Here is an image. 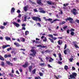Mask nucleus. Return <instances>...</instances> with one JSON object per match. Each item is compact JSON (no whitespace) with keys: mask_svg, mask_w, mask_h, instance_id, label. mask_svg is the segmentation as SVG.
<instances>
[{"mask_svg":"<svg viewBox=\"0 0 79 79\" xmlns=\"http://www.w3.org/2000/svg\"><path fill=\"white\" fill-rule=\"evenodd\" d=\"M31 18H32L33 20H34V21H40V22L42 21L41 19L37 16H33L31 17Z\"/></svg>","mask_w":79,"mask_h":79,"instance_id":"1","label":"nucleus"},{"mask_svg":"<svg viewBox=\"0 0 79 79\" xmlns=\"http://www.w3.org/2000/svg\"><path fill=\"white\" fill-rule=\"evenodd\" d=\"M31 53H33L30 54V55L32 56L33 57H35V56L36 53H37L36 51H35L34 49H32L31 50Z\"/></svg>","mask_w":79,"mask_h":79,"instance_id":"2","label":"nucleus"},{"mask_svg":"<svg viewBox=\"0 0 79 79\" xmlns=\"http://www.w3.org/2000/svg\"><path fill=\"white\" fill-rule=\"evenodd\" d=\"M77 76V73H72V74L70 75H69V77H70V78L75 79H76V77Z\"/></svg>","mask_w":79,"mask_h":79,"instance_id":"3","label":"nucleus"},{"mask_svg":"<svg viewBox=\"0 0 79 79\" xmlns=\"http://www.w3.org/2000/svg\"><path fill=\"white\" fill-rule=\"evenodd\" d=\"M65 21H69L70 23H71L72 24L74 23V22H73V19L71 17L67 18L65 19Z\"/></svg>","mask_w":79,"mask_h":79,"instance_id":"4","label":"nucleus"},{"mask_svg":"<svg viewBox=\"0 0 79 79\" xmlns=\"http://www.w3.org/2000/svg\"><path fill=\"white\" fill-rule=\"evenodd\" d=\"M67 52L68 53H70L71 52V51L69 48H67L66 50H65L64 51V53L65 55H67Z\"/></svg>","mask_w":79,"mask_h":79,"instance_id":"5","label":"nucleus"},{"mask_svg":"<svg viewBox=\"0 0 79 79\" xmlns=\"http://www.w3.org/2000/svg\"><path fill=\"white\" fill-rule=\"evenodd\" d=\"M29 64V63L27 62H26L24 65H23L22 66L24 68H27V66H28Z\"/></svg>","mask_w":79,"mask_h":79,"instance_id":"6","label":"nucleus"},{"mask_svg":"<svg viewBox=\"0 0 79 79\" xmlns=\"http://www.w3.org/2000/svg\"><path fill=\"white\" fill-rule=\"evenodd\" d=\"M37 47H41V48H45L47 49V46H42L41 45H38L37 46Z\"/></svg>","mask_w":79,"mask_h":79,"instance_id":"7","label":"nucleus"},{"mask_svg":"<svg viewBox=\"0 0 79 79\" xmlns=\"http://www.w3.org/2000/svg\"><path fill=\"white\" fill-rule=\"evenodd\" d=\"M77 11V10L76 9H73V10H71L72 12H73V14L74 15H76Z\"/></svg>","mask_w":79,"mask_h":79,"instance_id":"8","label":"nucleus"},{"mask_svg":"<svg viewBox=\"0 0 79 79\" xmlns=\"http://www.w3.org/2000/svg\"><path fill=\"white\" fill-rule=\"evenodd\" d=\"M6 63L9 66H13V63L10 62V61H6Z\"/></svg>","mask_w":79,"mask_h":79,"instance_id":"9","label":"nucleus"},{"mask_svg":"<svg viewBox=\"0 0 79 79\" xmlns=\"http://www.w3.org/2000/svg\"><path fill=\"white\" fill-rule=\"evenodd\" d=\"M13 24H14V25L15 26L17 27H19V24L15 22H13Z\"/></svg>","mask_w":79,"mask_h":79,"instance_id":"10","label":"nucleus"},{"mask_svg":"<svg viewBox=\"0 0 79 79\" xmlns=\"http://www.w3.org/2000/svg\"><path fill=\"white\" fill-rule=\"evenodd\" d=\"M4 58H10V57H11V54H9V55H7V54H5L4 55Z\"/></svg>","mask_w":79,"mask_h":79,"instance_id":"11","label":"nucleus"},{"mask_svg":"<svg viewBox=\"0 0 79 79\" xmlns=\"http://www.w3.org/2000/svg\"><path fill=\"white\" fill-rule=\"evenodd\" d=\"M41 0H37L36 2L39 5H43V3H42V2H41Z\"/></svg>","mask_w":79,"mask_h":79,"instance_id":"12","label":"nucleus"},{"mask_svg":"<svg viewBox=\"0 0 79 79\" xmlns=\"http://www.w3.org/2000/svg\"><path fill=\"white\" fill-rule=\"evenodd\" d=\"M33 67V66L32 65L28 67V70L29 71V72H31V71H32V69Z\"/></svg>","mask_w":79,"mask_h":79,"instance_id":"13","label":"nucleus"},{"mask_svg":"<svg viewBox=\"0 0 79 79\" xmlns=\"http://www.w3.org/2000/svg\"><path fill=\"white\" fill-rule=\"evenodd\" d=\"M10 47V45H3L2 47V49H4L5 48H6V47Z\"/></svg>","mask_w":79,"mask_h":79,"instance_id":"14","label":"nucleus"},{"mask_svg":"<svg viewBox=\"0 0 79 79\" xmlns=\"http://www.w3.org/2000/svg\"><path fill=\"white\" fill-rule=\"evenodd\" d=\"M15 8L14 7H12L11 10V14H12L14 13V12H15Z\"/></svg>","mask_w":79,"mask_h":79,"instance_id":"15","label":"nucleus"},{"mask_svg":"<svg viewBox=\"0 0 79 79\" xmlns=\"http://www.w3.org/2000/svg\"><path fill=\"white\" fill-rule=\"evenodd\" d=\"M68 5H69V4L68 3H67L66 4H64L63 5V6H64L63 7L64 9V10L66 9V6H68Z\"/></svg>","mask_w":79,"mask_h":79,"instance_id":"16","label":"nucleus"},{"mask_svg":"<svg viewBox=\"0 0 79 79\" xmlns=\"http://www.w3.org/2000/svg\"><path fill=\"white\" fill-rule=\"evenodd\" d=\"M56 21H60V20L58 19H55V20H53L52 21H51V24H52V23H54V22H55Z\"/></svg>","mask_w":79,"mask_h":79,"instance_id":"17","label":"nucleus"},{"mask_svg":"<svg viewBox=\"0 0 79 79\" xmlns=\"http://www.w3.org/2000/svg\"><path fill=\"white\" fill-rule=\"evenodd\" d=\"M14 45L17 46V47H19V44L18 43L15 42L14 43Z\"/></svg>","mask_w":79,"mask_h":79,"instance_id":"18","label":"nucleus"},{"mask_svg":"<svg viewBox=\"0 0 79 79\" xmlns=\"http://www.w3.org/2000/svg\"><path fill=\"white\" fill-rule=\"evenodd\" d=\"M52 20H53V19H46L45 20V21H52Z\"/></svg>","mask_w":79,"mask_h":79,"instance_id":"19","label":"nucleus"},{"mask_svg":"<svg viewBox=\"0 0 79 79\" xmlns=\"http://www.w3.org/2000/svg\"><path fill=\"white\" fill-rule=\"evenodd\" d=\"M1 65L2 66H3V67H4V66H5V63L3 61H2L1 62Z\"/></svg>","mask_w":79,"mask_h":79,"instance_id":"20","label":"nucleus"},{"mask_svg":"<svg viewBox=\"0 0 79 79\" xmlns=\"http://www.w3.org/2000/svg\"><path fill=\"white\" fill-rule=\"evenodd\" d=\"M39 65L40 66H45V64L44 63H40Z\"/></svg>","mask_w":79,"mask_h":79,"instance_id":"21","label":"nucleus"},{"mask_svg":"<svg viewBox=\"0 0 79 79\" xmlns=\"http://www.w3.org/2000/svg\"><path fill=\"white\" fill-rule=\"evenodd\" d=\"M5 39L6 40H11V38H9L8 36L5 37Z\"/></svg>","mask_w":79,"mask_h":79,"instance_id":"22","label":"nucleus"},{"mask_svg":"<svg viewBox=\"0 0 79 79\" xmlns=\"http://www.w3.org/2000/svg\"><path fill=\"white\" fill-rule=\"evenodd\" d=\"M20 40L22 42H25V39L24 38H20Z\"/></svg>","mask_w":79,"mask_h":79,"instance_id":"23","label":"nucleus"},{"mask_svg":"<svg viewBox=\"0 0 79 79\" xmlns=\"http://www.w3.org/2000/svg\"><path fill=\"white\" fill-rule=\"evenodd\" d=\"M0 60L2 61H4V60H5V59L2 56H0Z\"/></svg>","mask_w":79,"mask_h":79,"instance_id":"24","label":"nucleus"},{"mask_svg":"<svg viewBox=\"0 0 79 79\" xmlns=\"http://www.w3.org/2000/svg\"><path fill=\"white\" fill-rule=\"evenodd\" d=\"M36 72V69H34L32 71V73L33 74H35V72Z\"/></svg>","mask_w":79,"mask_h":79,"instance_id":"25","label":"nucleus"},{"mask_svg":"<svg viewBox=\"0 0 79 79\" xmlns=\"http://www.w3.org/2000/svg\"><path fill=\"white\" fill-rule=\"evenodd\" d=\"M48 37H51V38H52V39H53V35H52L48 34Z\"/></svg>","mask_w":79,"mask_h":79,"instance_id":"26","label":"nucleus"},{"mask_svg":"<svg viewBox=\"0 0 79 79\" xmlns=\"http://www.w3.org/2000/svg\"><path fill=\"white\" fill-rule=\"evenodd\" d=\"M23 9L24 11H27V8L26 6H25L23 8Z\"/></svg>","mask_w":79,"mask_h":79,"instance_id":"27","label":"nucleus"},{"mask_svg":"<svg viewBox=\"0 0 79 79\" xmlns=\"http://www.w3.org/2000/svg\"><path fill=\"white\" fill-rule=\"evenodd\" d=\"M66 23V22L64 21H63L61 23H59V24L60 25H63V24H65Z\"/></svg>","mask_w":79,"mask_h":79,"instance_id":"28","label":"nucleus"},{"mask_svg":"<svg viewBox=\"0 0 79 79\" xmlns=\"http://www.w3.org/2000/svg\"><path fill=\"white\" fill-rule=\"evenodd\" d=\"M48 39L49 40H50V41L52 43H54V41H53V40L50 38H48Z\"/></svg>","mask_w":79,"mask_h":79,"instance_id":"29","label":"nucleus"},{"mask_svg":"<svg viewBox=\"0 0 79 79\" xmlns=\"http://www.w3.org/2000/svg\"><path fill=\"white\" fill-rule=\"evenodd\" d=\"M11 53L12 54H13L14 55H16V52H15L14 51H12L11 52Z\"/></svg>","mask_w":79,"mask_h":79,"instance_id":"30","label":"nucleus"},{"mask_svg":"<svg viewBox=\"0 0 79 79\" xmlns=\"http://www.w3.org/2000/svg\"><path fill=\"white\" fill-rule=\"evenodd\" d=\"M64 69L65 70H68V67L67 65H65L64 67Z\"/></svg>","mask_w":79,"mask_h":79,"instance_id":"31","label":"nucleus"},{"mask_svg":"<svg viewBox=\"0 0 79 79\" xmlns=\"http://www.w3.org/2000/svg\"><path fill=\"white\" fill-rule=\"evenodd\" d=\"M39 12L42 13H45V11L44 10H40L39 11Z\"/></svg>","mask_w":79,"mask_h":79,"instance_id":"32","label":"nucleus"},{"mask_svg":"<svg viewBox=\"0 0 79 79\" xmlns=\"http://www.w3.org/2000/svg\"><path fill=\"white\" fill-rule=\"evenodd\" d=\"M47 3L48 4V5H52V1H47Z\"/></svg>","mask_w":79,"mask_h":79,"instance_id":"33","label":"nucleus"},{"mask_svg":"<svg viewBox=\"0 0 79 79\" xmlns=\"http://www.w3.org/2000/svg\"><path fill=\"white\" fill-rule=\"evenodd\" d=\"M44 42H47V38L46 37H44V39L43 40Z\"/></svg>","mask_w":79,"mask_h":79,"instance_id":"34","label":"nucleus"},{"mask_svg":"<svg viewBox=\"0 0 79 79\" xmlns=\"http://www.w3.org/2000/svg\"><path fill=\"white\" fill-rule=\"evenodd\" d=\"M74 47H75V48H79V46H78L77 45V44H75L74 45Z\"/></svg>","mask_w":79,"mask_h":79,"instance_id":"35","label":"nucleus"},{"mask_svg":"<svg viewBox=\"0 0 79 79\" xmlns=\"http://www.w3.org/2000/svg\"><path fill=\"white\" fill-rule=\"evenodd\" d=\"M70 34L71 35H72V36H73V35H74V32H71Z\"/></svg>","mask_w":79,"mask_h":79,"instance_id":"36","label":"nucleus"},{"mask_svg":"<svg viewBox=\"0 0 79 79\" xmlns=\"http://www.w3.org/2000/svg\"><path fill=\"white\" fill-rule=\"evenodd\" d=\"M11 49H12V48H11L10 47L9 48H7L6 49V50H7V51H10V50H11Z\"/></svg>","mask_w":79,"mask_h":79,"instance_id":"37","label":"nucleus"},{"mask_svg":"<svg viewBox=\"0 0 79 79\" xmlns=\"http://www.w3.org/2000/svg\"><path fill=\"white\" fill-rule=\"evenodd\" d=\"M39 58L40 60L41 61V62H44V60H42V58L41 57H39Z\"/></svg>","mask_w":79,"mask_h":79,"instance_id":"38","label":"nucleus"},{"mask_svg":"<svg viewBox=\"0 0 79 79\" xmlns=\"http://www.w3.org/2000/svg\"><path fill=\"white\" fill-rule=\"evenodd\" d=\"M28 34H29V31H25V35H27Z\"/></svg>","mask_w":79,"mask_h":79,"instance_id":"39","label":"nucleus"},{"mask_svg":"<svg viewBox=\"0 0 79 79\" xmlns=\"http://www.w3.org/2000/svg\"><path fill=\"white\" fill-rule=\"evenodd\" d=\"M67 28H68V26H64L63 27V29H64V30H65Z\"/></svg>","mask_w":79,"mask_h":79,"instance_id":"40","label":"nucleus"},{"mask_svg":"<svg viewBox=\"0 0 79 79\" xmlns=\"http://www.w3.org/2000/svg\"><path fill=\"white\" fill-rule=\"evenodd\" d=\"M66 48H67V44H65L64 47V50H66Z\"/></svg>","mask_w":79,"mask_h":79,"instance_id":"41","label":"nucleus"},{"mask_svg":"<svg viewBox=\"0 0 79 79\" xmlns=\"http://www.w3.org/2000/svg\"><path fill=\"white\" fill-rule=\"evenodd\" d=\"M27 18V16H25L24 17V21H26V19Z\"/></svg>","mask_w":79,"mask_h":79,"instance_id":"42","label":"nucleus"},{"mask_svg":"<svg viewBox=\"0 0 79 79\" xmlns=\"http://www.w3.org/2000/svg\"><path fill=\"white\" fill-rule=\"evenodd\" d=\"M7 23H8L7 22H6V23L4 22L3 24L4 26H6V25H7Z\"/></svg>","mask_w":79,"mask_h":79,"instance_id":"43","label":"nucleus"},{"mask_svg":"<svg viewBox=\"0 0 79 79\" xmlns=\"http://www.w3.org/2000/svg\"><path fill=\"white\" fill-rule=\"evenodd\" d=\"M70 32H73V31H74L75 30L74 29H73V28H71L70 30Z\"/></svg>","mask_w":79,"mask_h":79,"instance_id":"44","label":"nucleus"},{"mask_svg":"<svg viewBox=\"0 0 79 79\" xmlns=\"http://www.w3.org/2000/svg\"><path fill=\"white\" fill-rule=\"evenodd\" d=\"M73 58H70L69 59V61L70 62H73Z\"/></svg>","mask_w":79,"mask_h":79,"instance_id":"45","label":"nucleus"},{"mask_svg":"<svg viewBox=\"0 0 79 79\" xmlns=\"http://www.w3.org/2000/svg\"><path fill=\"white\" fill-rule=\"evenodd\" d=\"M39 74L40 75V76H43V73H42L40 72V73H39Z\"/></svg>","mask_w":79,"mask_h":79,"instance_id":"46","label":"nucleus"},{"mask_svg":"<svg viewBox=\"0 0 79 79\" xmlns=\"http://www.w3.org/2000/svg\"><path fill=\"white\" fill-rule=\"evenodd\" d=\"M53 35L54 36H58V34H54Z\"/></svg>","mask_w":79,"mask_h":79,"instance_id":"47","label":"nucleus"},{"mask_svg":"<svg viewBox=\"0 0 79 79\" xmlns=\"http://www.w3.org/2000/svg\"><path fill=\"white\" fill-rule=\"evenodd\" d=\"M17 13H21V11L19 10H18L17 11Z\"/></svg>","mask_w":79,"mask_h":79,"instance_id":"48","label":"nucleus"},{"mask_svg":"<svg viewBox=\"0 0 79 79\" xmlns=\"http://www.w3.org/2000/svg\"><path fill=\"white\" fill-rule=\"evenodd\" d=\"M19 70L20 71V73H22V72H23V69H22L21 68L19 69Z\"/></svg>","mask_w":79,"mask_h":79,"instance_id":"49","label":"nucleus"},{"mask_svg":"<svg viewBox=\"0 0 79 79\" xmlns=\"http://www.w3.org/2000/svg\"><path fill=\"white\" fill-rule=\"evenodd\" d=\"M48 68H52V67L51 66H50V64H48Z\"/></svg>","mask_w":79,"mask_h":79,"instance_id":"50","label":"nucleus"},{"mask_svg":"<svg viewBox=\"0 0 79 79\" xmlns=\"http://www.w3.org/2000/svg\"><path fill=\"white\" fill-rule=\"evenodd\" d=\"M72 70H76V68H75V67H73L72 68Z\"/></svg>","mask_w":79,"mask_h":79,"instance_id":"51","label":"nucleus"},{"mask_svg":"<svg viewBox=\"0 0 79 79\" xmlns=\"http://www.w3.org/2000/svg\"><path fill=\"white\" fill-rule=\"evenodd\" d=\"M34 11H35V12H38V10H37V9H34Z\"/></svg>","mask_w":79,"mask_h":79,"instance_id":"52","label":"nucleus"},{"mask_svg":"<svg viewBox=\"0 0 79 79\" xmlns=\"http://www.w3.org/2000/svg\"><path fill=\"white\" fill-rule=\"evenodd\" d=\"M37 24L38 26H39L40 27H41V25H40V23H37Z\"/></svg>","mask_w":79,"mask_h":79,"instance_id":"53","label":"nucleus"},{"mask_svg":"<svg viewBox=\"0 0 79 79\" xmlns=\"http://www.w3.org/2000/svg\"><path fill=\"white\" fill-rule=\"evenodd\" d=\"M18 18H21V15L19 14L18 15Z\"/></svg>","mask_w":79,"mask_h":79,"instance_id":"54","label":"nucleus"},{"mask_svg":"<svg viewBox=\"0 0 79 79\" xmlns=\"http://www.w3.org/2000/svg\"><path fill=\"white\" fill-rule=\"evenodd\" d=\"M67 34H69V30L68 29L67 30Z\"/></svg>","mask_w":79,"mask_h":79,"instance_id":"55","label":"nucleus"},{"mask_svg":"<svg viewBox=\"0 0 79 79\" xmlns=\"http://www.w3.org/2000/svg\"><path fill=\"white\" fill-rule=\"evenodd\" d=\"M75 22H76L77 23H79V20H75Z\"/></svg>","mask_w":79,"mask_h":79,"instance_id":"56","label":"nucleus"},{"mask_svg":"<svg viewBox=\"0 0 79 79\" xmlns=\"http://www.w3.org/2000/svg\"><path fill=\"white\" fill-rule=\"evenodd\" d=\"M59 58L61 57V54L60 53H59Z\"/></svg>","mask_w":79,"mask_h":79,"instance_id":"57","label":"nucleus"},{"mask_svg":"<svg viewBox=\"0 0 79 79\" xmlns=\"http://www.w3.org/2000/svg\"><path fill=\"white\" fill-rule=\"evenodd\" d=\"M57 42L59 45H61V43H60V40H59Z\"/></svg>","mask_w":79,"mask_h":79,"instance_id":"58","label":"nucleus"},{"mask_svg":"<svg viewBox=\"0 0 79 79\" xmlns=\"http://www.w3.org/2000/svg\"><path fill=\"white\" fill-rule=\"evenodd\" d=\"M10 75V76L11 77H13V76H14V75H13V74H12L11 73L10 74H9Z\"/></svg>","mask_w":79,"mask_h":79,"instance_id":"59","label":"nucleus"},{"mask_svg":"<svg viewBox=\"0 0 79 79\" xmlns=\"http://www.w3.org/2000/svg\"><path fill=\"white\" fill-rule=\"evenodd\" d=\"M5 73H2V76H5Z\"/></svg>","mask_w":79,"mask_h":79,"instance_id":"60","label":"nucleus"},{"mask_svg":"<svg viewBox=\"0 0 79 79\" xmlns=\"http://www.w3.org/2000/svg\"><path fill=\"white\" fill-rule=\"evenodd\" d=\"M1 29H4V27L3 26H1L0 27Z\"/></svg>","mask_w":79,"mask_h":79,"instance_id":"61","label":"nucleus"},{"mask_svg":"<svg viewBox=\"0 0 79 79\" xmlns=\"http://www.w3.org/2000/svg\"><path fill=\"white\" fill-rule=\"evenodd\" d=\"M58 63L59 64H62V62H60V61H59L58 62Z\"/></svg>","mask_w":79,"mask_h":79,"instance_id":"62","label":"nucleus"},{"mask_svg":"<svg viewBox=\"0 0 79 79\" xmlns=\"http://www.w3.org/2000/svg\"><path fill=\"white\" fill-rule=\"evenodd\" d=\"M22 26H23L24 27H25V26H26V24H23Z\"/></svg>","mask_w":79,"mask_h":79,"instance_id":"63","label":"nucleus"},{"mask_svg":"<svg viewBox=\"0 0 79 79\" xmlns=\"http://www.w3.org/2000/svg\"><path fill=\"white\" fill-rule=\"evenodd\" d=\"M22 29L23 30H26V28H25L24 27H23Z\"/></svg>","mask_w":79,"mask_h":79,"instance_id":"64","label":"nucleus"}]
</instances>
